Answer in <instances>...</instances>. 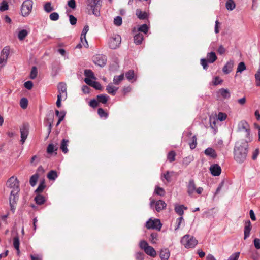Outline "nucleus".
<instances>
[{
  "instance_id": "28",
  "label": "nucleus",
  "mask_w": 260,
  "mask_h": 260,
  "mask_svg": "<svg viewBox=\"0 0 260 260\" xmlns=\"http://www.w3.org/2000/svg\"><path fill=\"white\" fill-rule=\"evenodd\" d=\"M236 7V4L233 0H227L225 3V7L229 11L233 10Z\"/></svg>"
},
{
  "instance_id": "27",
  "label": "nucleus",
  "mask_w": 260,
  "mask_h": 260,
  "mask_svg": "<svg viewBox=\"0 0 260 260\" xmlns=\"http://www.w3.org/2000/svg\"><path fill=\"white\" fill-rule=\"evenodd\" d=\"M136 14L138 17L141 20H144L148 17V14L145 12H142L140 9H137L136 11Z\"/></svg>"
},
{
  "instance_id": "9",
  "label": "nucleus",
  "mask_w": 260,
  "mask_h": 260,
  "mask_svg": "<svg viewBox=\"0 0 260 260\" xmlns=\"http://www.w3.org/2000/svg\"><path fill=\"white\" fill-rule=\"evenodd\" d=\"M58 95H60L61 97L66 99L67 97V85L64 82H60L57 85Z\"/></svg>"
},
{
  "instance_id": "59",
  "label": "nucleus",
  "mask_w": 260,
  "mask_h": 260,
  "mask_svg": "<svg viewBox=\"0 0 260 260\" xmlns=\"http://www.w3.org/2000/svg\"><path fill=\"white\" fill-rule=\"evenodd\" d=\"M208 60L205 58H202L201 59V64L203 66L204 69L206 70L208 68Z\"/></svg>"
},
{
  "instance_id": "60",
  "label": "nucleus",
  "mask_w": 260,
  "mask_h": 260,
  "mask_svg": "<svg viewBox=\"0 0 260 260\" xmlns=\"http://www.w3.org/2000/svg\"><path fill=\"white\" fill-rule=\"evenodd\" d=\"M253 244L255 248L257 249H260V239L255 238L253 240Z\"/></svg>"
},
{
  "instance_id": "33",
  "label": "nucleus",
  "mask_w": 260,
  "mask_h": 260,
  "mask_svg": "<svg viewBox=\"0 0 260 260\" xmlns=\"http://www.w3.org/2000/svg\"><path fill=\"white\" fill-rule=\"evenodd\" d=\"M44 10L47 13H49L54 10V8L52 6L50 2H48L44 4Z\"/></svg>"
},
{
  "instance_id": "17",
  "label": "nucleus",
  "mask_w": 260,
  "mask_h": 260,
  "mask_svg": "<svg viewBox=\"0 0 260 260\" xmlns=\"http://www.w3.org/2000/svg\"><path fill=\"white\" fill-rule=\"evenodd\" d=\"M234 64V62L233 60H230L228 61L223 68L222 71L223 73L225 74L230 73L233 70Z\"/></svg>"
},
{
  "instance_id": "31",
  "label": "nucleus",
  "mask_w": 260,
  "mask_h": 260,
  "mask_svg": "<svg viewBox=\"0 0 260 260\" xmlns=\"http://www.w3.org/2000/svg\"><path fill=\"white\" fill-rule=\"evenodd\" d=\"M187 208L184 205H178L175 206V211L179 215L182 216L184 214L183 209H186Z\"/></svg>"
},
{
  "instance_id": "52",
  "label": "nucleus",
  "mask_w": 260,
  "mask_h": 260,
  "mask_svg": "<svg viewBox=\"0 0 260 260\" xmlns=\"http://www.w3.org/2000/svg\"><path fill=\"white\" fill-rule=\"evenodd\" d=\"M98 113L100 117H104L105 118H107L108 117L107 113H106L104 111V110L101 108L98 109Z\"/></svg>"
},
{
  "instance_id": "51",
  "label": "nucleus",
  "mask_w": 260,
  "mask_h": 260,
  "mask_svg": "<svg viewBox=\"0 0 260 260\" xmlns=\"http://www.w3.org/2000/svg\"><path fill=\"white\" fill-rule=\"evenodd\" d=\"M154 192L156 194L161 196H164L165 193L164 189L160 187H156L155 189Z\"/></svg>"
},
{
  "instance_id": "12",
  "label": "nucleus",
  "mask_w": 260,
  "mask_h": 260,
  "mask_svg": "<svg viewBox=\"0 0 260 260\" xmlns=\"http://www.w3.org/2000/svg\"><path fill=\"white\" fill-rule=\"evenodd\" d=\"M94 62L95 64L102 67L106 64V58L105 56L103 55H96L94 58Z\"/></svg>"
},
{
  "instance_id": "34",
  "label": "nucleus",
  "mask_w": 260,
  "mask_h": 260,
  "mask_svg": "<svg viewBox=\"0 0 260 260\" xmlns=\"http://www.w3.org/2000/svg\"><path fill=\"white\" fill-rule=\"evenodd\" d=\"M109 96L106 94H100L97 96V100L98 102H101L103 104L107 103Z\"/></svg>"
},
{
  "instance_id": "56",
  "label": "nucleus",
  "mask_w": 260,
  "mask_h": 260,
  "mask_svg": "<svg viewBox=\"0 0 260 260\" xmlns=\"http://www.w3.org/2000/svg\"><path fill=\"white\" fill-rule=\"evenodd\" d=\"M7 59L8 58L6 57H4L0 56V71L1 70L2 68L6 64Z\"/></svg>"
},
{
  "instance_id": "15",
  "label": "nucleus",
  "mask_w": 260,
  "mask_h": 260,
  "mask_svg": "<svg viewBox=\"0 0 260 260\" xmlns=\"http://www.w3.org/2000/svg\"><path fill=\"white\" fill-rule=\"evenodd\" d=\"M84 82L88 85L93 87L97 90H101L102 89L101 85L96 81H93L88 78H85Z\"/></svg>"
},
{
  "instance_id": "20",
  "label": "nucleus",
  "mask_w": 260,
  "mask_h": 260,
  "mask_svg": "<svg viewBox=\"0 0 260 260\" xmlns=\"http://www.w3.org/2000/svg\"><path fill=\"white\" fill-rule=\"evenodd\" d=\"M218 94L224 99H228L231 95L229 89L224 88L219 89L218 91Z\"/></svg>"
},
{
  "instance_id": "53",
  "label": "nucleus",
  "mask_w": 260,
  "mask_h": 260,
  "mask_svg": "<svg viewBox=\"0 0 260 260\" xmlns=\"http://www.w3.org/2000/svg\"><path fill=\"white\" fill-rule=\"evenodd\" d=\"M193 160V157L192 156H189L185 157L183 160V164L185 165H188Z\"/></svg>"
},
{
  "instance_id": "42",
  "label": "nucleus",
  "mask_w": 260,
  "mask_h": 260,
  "mask_svg": "<svg viewBox=\"0 0 260 260\" xmlns=\"http://www.w3.org/2000/svg\"><path fill=\"white\" fill-rule=\"evenodd\" d=\"M8 9H9V5H8V3L5 1H3L0 4V11L1 12H3V11L8 10Z\"/></svg>"
},
{
  "instance_id": "23",
  "label": "nucleus",
  "mask_w": 260,
  "mask_h": 260,
  "mask_svg": "<svg viewBox=\"0 0 260 260\" xmlns=\"http://www.w3.org/2000/svg\"><path fill=\"white\" fill-rule=\"evenodd\" d=\"M217 59V57L214 52H211L210 53H208L207 55V60H208L209 63H213L214 61L216 60Z\"/></svg>"
},
{
  "instance_id": "14",
  "label": "nucleus",
  "mask_w": 260,
  "mask_h": 260,
  "mask_svg": "<svg viewBox=\"0 0 260 260\" xmlns=\"http://www.w3.org/2000/svg\"><path fill=\"white\" fill-rule=\"evenodd\" d=\"M238 126L239 131L246 132L247 136L249 135V126L246 121L244 120L240 121Z\"/></svg>"
},
{
  "instance_id": "13",
  "label": "nucleus",
  "mask_w": 260,
  "mask_h": 260,
  "mask_svg": "<svg viewBox=\"0 0 260 260\" xmlns=\"http://www.w3.org/2000/svg\"><path fill=\"white\" fill-rule=\"evenodd\" d=\"M187 192L188 194L192 197L193 193L196 192V187L193 180H190L187 186Z\"/></svg>"
},
{
  "instance_id": "24",
  "label": "nucleus",
  "mask_w": 260,
  "mask_h": 260,
  "mask_svg": "<svg viewBox=\"0 0 260 260\" xmlns=\"http://www.w3.org/2000/svg\"><path fill=\"white\" fill-rule=\"evenodd\" d=\"M205 154L207 155V156H210L212 158H216V156H217V154L215 151V150L212 148H210V147H209V148H207L205 150Z\"/></svg>"
},
{
  "instance_id": "39",
  "label": "nucleus",
  "mask_w": 260,
  "mask_h": 260,
  "mask_svg": "<svg viewBox=\"0 0 260 260\" xmlns=\"http://www.w3.org/2000/svg\"><path fill=\"white\" fill-rule=\"evenodd\" d=\"M28 101L27 98H22L21 99L20 101V105L22 109H25L28 106Z\"/></svg>"
},
{
  "instance_id": "8",
  "label": "nucleus",
  "mask_w": 260,
  "mask_h": 260,
  "mask_svg": "<svg viewBox=\"0 0 260 260\" xmlns=\"http://www.w3.org/2000/svg\"><path fill=\"white\" fill-rule=\"evenodd\" d=\"M101 3V0H91L90 2L89 5L92 10V13L96 16H99L100 15V10Z\"/></svg>"
},
{
  "instance_id": "29",
  "label": "nucleus",
  "mask_w": 260,
  "mask_h": 260,
  "mask_svg": "<svg viewBox=\"0 0 260 260\" xmlns=\"http://www.w3.org/2000/svg\"><path fill=\"white\" fill-rule=\"evenodd\" d=\"M28 32L26 29H22L20 30L18 34V38L20 41L23 40L28 35Z\"/></svg>"
},
{
  "instance_id": "37",
  "label": "nucleus",
  "mask_w": 260,
  "mask_h": 260,
  "mask_svg": "<svg viewBox=\"0 0 260 260\" xmlns=\"http://www.w3.org/2000/svg\"><path fill=\"white\" fill-rule=\"evenodd\" d=\"M39 178V175L38 173H36L31 176L29 180L30 184L32 186H35L37 183Z\"/></svg>"
},
{
  "instance_id": "19",
  "label": "nucleus",
  "mask_w": 260,
  "mask_h": 260,
  "mask_svg": "<svg viewBox=\"0 0 260 260\" xmlns=\"http://www.w3.org/2000/svg\"><path fill=\"white\" fill-rule=\"evenodd\" d=\"M69 142V140L65 139H62L61 142L60 149L64 153H67L69 151L68 149Z\"/></svg>"
},
{
  "instance_id": "11",
  "label": "nucleus",
  "mask_w": 260,
  "mask_h": 260,
  "mask_svg": "<svg viewBox=\"0 0 260 260\" xmlns=\"http://www.w3.org/2000/svg\"><path fill=\"white\" fill-rule=\"evenodd\" d=\"M210 171L211 174L214 176H218L221 172V168L218 164H213L211 166Z\"/></svg>"
},
{
  "instance_id": "49",
  "label": "nucleus",
  "mask_w": 260,
  "mask_h": 260,
  "mask_svg": "<svg viewBox=\"0 0 260 260\" xmlns=\"http://www.w3.org/2000/svg\"><path fill=\"white\" fill-rule=\"evenodd\" d=\"M122 20L120 16H117L114 19V24L116 26H119L122 24Z\"/></svg>"
},
{
  "instance_id": "6",
  "label": "nucleus",
  "mask_w": 260,
  "mask_h": 260,
  "mask_svg": "<svg viewBox=\"0 0 260 260\" xmlns=\"http://www.w3.org/2000/svg\"><path fill=\"white\" fill-rule=\"evenodd\" d=\"M121 42L120 36L114 34L108 39V46L111 49H116L119 47Z\"/></svg>"
},
{
  "instance_id": "4",
  "label": "nucleus",
  "mask_w": 260,
  "mask_h": 260,
  "mask_svg": "<svg viewBox=\"0 0 260 260\" xmlns=\"http://www.w3.org/2000/svg\"><path fill=\"white\" fill-rule=\"evenodd\" d=\"M33 1L32 0L24 1L21 7V15L23 17L28 16L32 9Z\"/></svg>"
},
{
  "instance_id": "48",
  "label": "nucleus",
  "mask_w": 260,
  "mask_h": 260,
  "mask_svg": "<svg viewBox=\"0 0 260 260\" xmlns=\"http://www.w3.org/2000/svg\"><path fill=\"white\" fill-rule=\"evenodd\" d=\"M59 14L57 12H53L49 15V18L52 21H57L59 19Z\"/></svg>"
},
{
  "instance_id": "43",
  "label": "nucleus",
  "mask_w": 260,
  "mask_h": 260,
  "mask_svg": "<svg viewBox=\"0 0 260 260\" xmlns=\"http://www.w3.org/2000/svg\"><path fill=\"white\" fill-rule=\"evenodd\" d=\"M246 70V66L244 62H240L237 67V73H241Z\"/></svg>"
},
{
  "instance_id": "18",
  "label": "nucleus",
  "mask_w": 260,
  "mask_h": 260,
  "mask_svg": "<svg viewBox=\"0 0 260 260\" xmlns=\"http://www.w3.org/2000/svg\"><path fill=\"white\" fill-rule=\"evenodd\" d=\"M125 77L128 81L132 82L135 81L137 79V77L135 74L134 71L132 70H129L125 73Z\"/></svg>"
},
{
  "instance_id": "63",
  "label": "nucleus",
  "mask_w": 260,
  "mask_h": 260,
  "mask_svg": "<svg viewBox=\"0 0 260 260\" xmlns=\"http://www.w3.org/2000/svg\"><path fill=\"white\" fill-rule=\"evenodd\" d=\"M24 87L28 89V90H30L32 88V86H33V83L31 81H26L24 83Z\"/></svg>"
},
{
  "instance_id": "26",
  "label": "nucleus",
  "mask_w": 260,
  "mask_h": 260,
  "mask_svg": "<svg viewBox=\"0 0 260 260\" xmlns=\"http://www.w3.org/2000/svg\"><path fill=\"white\" fill-rule=\"evenodd\" d=\"M117 90V87H116L110 84H108V86L106 87V90L107 92L113 95H114L116 94Z\"/></svg>"
},
{
  "instance_id": "32",
  "label": "nucleus",
  "mask_w": 260,
  "mask_h": 260,
  "mask_svg": "<svg viewBox=\"0 0 260 260\" xmlns=\"http://www.w3.org/2000/svg\"><path fill=\"white\" fill-rule=\"evenodd\" d=\"M84 75L86 77V78H88L90 79L91 80L93 79L95 80L96 77H95L93 72L91 70L86 69L84 70Z\"/></svg>"
},
{
  "instance_id": "55",
  "label": "nucleus",
  "mask_w": 260,
  "mask_h": 260,
  "mask_svg": "<svg viewBox=\"0 0 260 260\" xmlns=\"http://www.w3.org/2000/svg\"><path fill=\"white\" fill-rule=\"evenodd\" d=\"M37 68L36 67H33L31 69V71L30 77L31 79H34L37 77Z\"/></svg>"
},
{
  "instance_id": "16",
  "label": "nucleus",
  "mask_w": 260,
  "mask_h": 260,
  "mask_svg": "<svg viewBox=\"0 0 260 260\" xmlns=\"http://www.w3.org/2000/svg\"><path fill=\"white\" fill-rule=\"evenodd\" d=\"M251 230V224L250 220L247 221L245 223L244 229V239L246 240L250 236Z\"/></svg>"
},
{
  "instance_id": "57",
  "label": "nucleus",
  "mask_w": 260,
  "mask_h": 260,
  "mask_svg": "<svg viewBox=\"0 0 260 260\" xmlns=\"http://www.w3.org/2000/svg\"><path fill=\"white\" fill-rule=\"evenodd\" d=\"M240 252H235L232 254L228 258V260H237L239 257Z\"/></svg>"
},
{
  "instance_id": "35",
  "label": "nucleus",
  "mask_w": 260,
  "mask_h": 260,
  "mask_svg": "<svg viewBox=\"0 0 260 260\" xmlns=\"http://www.w3.org/2000/svg\"><path fill=\"white\" fill-rule=\"evenodd\" d=\"M35 201L38 205H42L44 204L45 201L44 196L41 194H38L35 198Z\"/></svg>"
},
{
  "instance_id": "44",
  "label": "nucleus",
  "mask_w": 260,
  "mask_h": 260,
  "mask_svg": "<svg viewBox=\"0 0 260 260\" xmlns=\"http://www.w3.org/2000/svg\"><path fill=\"white\" fill-rule=\"evenodd\" d=\"M255 84L257 86H260V66L255 74Z\"/></svg>"
},
{
  "instance_id": "61",
  "label": "nucleus",
  "mask_w": 260,
  "mask_h": 260,
  "mask_svg": "<svg viewBox=\"0 0 260 260\" xmlns=\"http://www.w3.org/2000/svg\"><path fill=\"white\" fill-rule=\"evenodd\" d=\"M89 30V27L88 25H85L83 30H82V33H81V37H82V38H84L85 37H86V35L87 34V32Z\"/></svg>"
},
{
  "instance_id": "40",
  "label": "nucleus",
  "mask_w": 260,
  "mask_h": 260,
  "mask_svg": "<svg viewBox=\"0 0 260 260\" xmlns=\"http://www.w3.org/2000/svg\"><path fill=\"white\" fill-rule=\"evenodd\" d=\"M57 150V147L56 146H54L53 144H49L47 148V152L49 154H51Z\"/></svg>"
},
{
  "instance_id": "36",
  "label": "nucleus",
  "mask_w": 260,
  "mask_h": 260,
  "mask_svg": "<svg viewBox=\"0 0 260 260\" xmlns=\"http://www.w3.org/2000/svg\"><path fill=\"white\" fill-rule=\"evenodd\" d=\"M47 178L50 180H55L57 177L56 171L51 170L47 174Z\"/></svg>"
},
{
  "instance_id": "10",
  "label": "nucleus",
  "mask_w": 260,
  "mask_h": 260,
  "mask_svg": "<svg viewBox=\"0 0 260 260\" xmlns=\"http://www.w3.org/2000/svg\"><path fill=\"white\" fill-rule=\"evenodd\" d=\"M20 133H21V142L22 144H23L26 139L27 138L28 135V125L26 124H24L20 127Z\"/></svg>"
},
{
  "instance_id": "64",
  "label": "nucleus",
  "mask_w": 260,
  "mask_h": 260,
  "mask_svg": "<svg viewBox=\"0 0 260 260\" xmlns=\"http://www.w3.org/2000/svg\"><path fill=\"white\" fill-rule=\"evenodd\" d=\"M68 6L72 9H75L76 7L75 0H70L68 3Z\"/></svg>"
},
{
  "instance_id": "22",
  "label": "nucleus",
  "mask_w": 260,
  "mask_h": 260,
  "mask_svg": "<svg viewBox=\"0 0 260 260\" xmlns=\"http://www.w3.org/2000/svg\"><path fill=\"white\" fill-rule=\"evenodd\" d=\"M170 256V252L168 249H161L160 252V257L161 260H168Z\"/></svg>"
},
{
  "instance_id": "2",
  "label": "nucleus",
  "mask_w": 260,
  "mask_h": 260,
  "mask_svg": "<svg viewBox=\"0 0 260 260\" xmlns=\"http://www.w3.org/2000/svg\"><path fill=\"white\" fill-rule=\"evenodd\" d=\"M248 144L245 140L237 143L234 148V159L238 163L243 162L246 159Z\"/></svg>"
},
{
  "instance_id": "25",
  "label": "nucleus",
  "mask_w": 260,
  "mask_h": 260,
  "mask_svg": "<svg viewBox=\"0 0 260 260\" xmlns=\"http://www.w3.org/2000/svg\"><path fill=\"white\" fill-rule=\"evenodd\" d=\"M144 40V36L141 33L136 34L134 37V42L136 45H140Z\"/></svg>"
},
{
  "instance_id": "47",
  "label": "nucleus",
  "mask_w": 260,
  "mask_h": 260,
  "mask_svg": "<svg viewBox=\"0 0 260 260\" xmlns=\"http://www.w3.org/2000/svg\"><path fill=\"white\" fill-rule=\"evenodd\" d=\"M157 236L158 234L156 233H153L151 234L150 237V240L152 243L154 244L156 243L157 241Z\"/></svg>"
},
{
  "instance_id": "45",
  "label": "nucleus",
  "mask_w": 260,
  "mask_h": 260,
  "mask_svg": "<svg viewBox=\"0 0 260 260\" xmlns=\"http://www.w3.org/2000/svg\"><path fill=\"white\" fill-rule=\"evenodd\" d=\"M45 187V185L44 184V181H42L40 183L38 187L35 190V192L36 193L42 192L43 191Z\"/></svg>"
},
{
  "instance_id": "21",
  "label": "nucleus",
  "mask_w": 260,
  "mask_h": 260,
  "mask_svg": "<svg viewBox=\"0 0 260 260\" xmlns=\"http://www.w3.org/2000/svg\"><path fill=\"white\" fill-rule=\"evenodd\" d=\"M166 206V204L162 200H159L155 203V209L157 212H159L164 209Z\"/></svg>"
},
{
  "instance_id": "5",
  "label": "nucleus",
  "mask_w": 260,
  "mask_h": 260,
  "mask_svg": "<svg viewBox=\"0 0 260 260\" xmlns=\"http://www.w3.org/2000/svg\"><path fill=\"white\" fill-rule=\"evenodd\" d=\"M139 246L147 255L152 257H155L156 256V251L152 246H149L146 241L141 240L140 242Z\"/></svg>"
},
{
  "instance_id": "54",
  "label": "nucleus",
  "mask_w": 260,
  "mask_h": 260,
  "mask_svg": "<svg viewBox=\"0 0 260 260\" xmlns=\"http://www.w3.org/2000/svg\"><path fill=\"white\" fill-rule=\"evenodd\" d=\"M175 152L173 151L168 153L167 157L169 161L172 162L175 160Z\"/></svg>"
},
{
  "instance_id": "38",
  "label": "nucleus",
  "mask_w": 260,
  "mask_h": 260,
  "mask_svg": "<svg viewBox=\"0 0 260 260\" xmlns=\"http://www.w3.org/2000/svg\"><path fill=\"white\" fill-rule=\"evenodd\" d=\"M10 54V47L9 46H6L5 47L1 53V56H3L4 57H6L7 58H8V56Z\"/></svg>"
},
{
  "instance_id": "46",
  "label": "nucleus",
  "mask_w": 260,
  "mask_h": 260,
  "mask_svg": "<svg viewBox=\"0 0 260 260\" xmlns=\"http://www.w3.org/2000/svg\"><path fill=\"white\" fill-rule=\"evenodd\" d=\"M148 29V26L145 24L141 25L138 28L139 31L143 32L145 34L147 33Z\"/></svg>"
},
{
  "instance_id": "41",
  "label": "nucleus",
  "mask_w": 260,
  "mask_h": 260,
  "mask_svg": "<svg viewBox=\"0 0 260 260\" xmlns=\"http://www.w3.org/2000/svg\"><path fill=\"white\" fill-rule=\"evenodd\" d=\"M124 74H121L119 76H115L113 79V83L115 85H118L119 83L123 79Z\"/></svg>"
},
{
  "instance_id": "3",
  "label": "nucleus",
  "mask_w": 260,
  "mask_h": 260,
  "mask_svg": "<svg viewBox=\"0 0 260 260\" xmlns=\"http://www.w3.org/2000/svg\"><path fill=\"white\" fill-rule=\"evenodd\" d=\"M181 242L186 248H193L198 244V241L189 235L184 236L181 240Z\"/></svg>"
},
{
  "instance_id": "62",
  "label": "nucleus",
  "mask_w": 260,
  "mask_h": 260,
  "mask_svg": "<svg viewBox=\"0 0 260 260\" xmlns=\"http://www.w3.org/2000/svg\"><path fill=\"white\" fill-rule=\"evenodd\" d=\"M69 20L71 25H75L77 23V18L72 15H69Z\"/></svg>"
},
{
  "instance_id": "7",
  "label": "nucleus",
  "mask_w": 260,
  "mask_h": 260,
  "mask_svg": "<svg viewBox=\"0 0 260 260\" xmlns=\"http://www.w3.org/2000/svg\"><path fill=\"white\" fill-rule=\"evenodd\" d=\"M146 226L148 229H156L160 231L162 227V224L159 219L150 218L146 222Z\"/></svg>"
},
{
  "instance_id": "30",
  "label": "nucleus",
  "mask_w": 260,
  "mask_h": 260,
  "mask_svg": "<svg viewBox=\"0 0 260 260\" xmlns=\"http://www.w3.org/2000/svg\"><path fill=\"white\" fill-rule=\"evenodd\" d=\"M13 246L14 248L17 250L18 254L20 253L19 246L20 241L18 236H15L13 238Z\"/></svg>"
},
{
  "instance_id": "58",
  "label": "nucleus",
  "mask_w": 260,
  "mask_h": 260,
  "mask_svg": "<svg viewBox=\"0 0 260 260\" xmlns=\"http://www.w3.org/2000/svg\"><path fill=\"white\" fill-rule=\"evenodd\" d=\"M226 117L227 115L224 113L219 112L218 114V119L221 121L225 120Z\"/></svg>"
},
{
  "instance_id": "1",
  "label": "nucleus",
  "mask_w": 260,
  "mask_h": 260,
  "mask_svg": "<svg viewBox=\"0 0 260 260\" xmlns=\"http://www.w3.org/2000/svg\"><path fill=\"white\" fill-rule=\"evenodd\" d=\"M6 184L7 187L11 189L9 203L11 210L14 212L17 202L19 199V181L16 177L12 176L7 180Z\"/></svg>"
},
{
  "instance_id": "50",
  "label": "nucleus",
  "mask_w": 260,
  "mask_h": 260,
  "mask_svg": "<svg viewBox=\"0 0 260 260\" xmlns=\"http://www.w3.org/2000/svg\"><path fill=\"white\" fill-rule=\"evenodd\" d=\"M189 145L191 149H193L197 146V138L196 136H193L192 138V142L189 143Z\"/></svg>"
}]
</instances>
